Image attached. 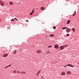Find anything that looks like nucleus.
<instances>
[{
  "label": "nucleus",
  "instance_id": "obj_1",
  "mask_svg": "<svg viewBox=\"0 0 79 79\" xmlns=\"http://www.w3.org/2000/svg\"><path fill=\"white\" fill-rule=\"evenodd\" d=\"M66 66H70V67H71L72 68H74V66H73V65H72L71 64H67V65L65 66L64 68H65L66 67Z\"/></svg>",
  "mask_w": 79,
  "mask_h": 79
},
{
  "label": "nucleus",
  "instance_id": "obj_2",
  "mask_svg": "<svg viewBox=\"0 0 79 79\" xmlns=\"http://www.w3.org/2000/svg\"><path fill=\"white\" fill-rule=\"evenodd\" d=\"M0 5L1 6H3L4 5V4L3 3V2L1 0H0Z\"/></svg>",
  "mask_w": 79,
  "mask_h": 79
},
{
  "label": "nucleus",
  "instance_id": "obj_3",
  "mask_svg": "<svg viewBox=\"0 0 79 79\" xmlns=\"http://www.w3.org/2000/svg\"><path fill=\"white\" fill-rule=\"evenodd\" d=\"M8 55V54L7 53H6V54H4L3 55V57H5L7 56Z\"/></svg>",
  "mask_w": 79,
  "mask_h": 79
},
{
  "label": "nucleus",
  "instance_id": "obj_4",
  "mask_svg": "<svg viewBox=\"0 0 79 79\" xmlns=\"http://www.w3.org/2000/svg\"><path fill=\"white\" fill-rule=\"evenodd\" d=\"M71 29L70 28H68L67 29V30H66V31L67 32H69L70 31Z\"/></svg>",
  "mask_w": 79,
  "mask_h": 79
},
{
  "label": "nucleus",
  "instance_id": "obj_5",
  "mask_svg": "<svg viewBox=\"0 0 79 79\" xmlns=\"http://www.w3.org/2000/svg\"><path fill=\"white\" fill-rule=\"evenodd\" d=\"M67 73L68 75H69L71 74V72L70 71H68L67 72Z\"/></svg>",
  "mask_w": 79,
  "mask_h": 79
},
{
  "label": "nucleus",
  "instance_id": "obj_6",
  "mask_svg": "<svg viewBox=\"0 0 79 79\" xmlns=\"http://www.w3.org/2000/svg\"><path fill=\"white\" fill-rule=\"evenodd\" d=\"M41 52V51L40 50H37L36 51L37 53H40Z\"/></svg>",
  "mask_w": 79,
  "mask_h": 79
},
{
  "label": "nucleus",
  "instance_id": "obj_7",
  "mask_svg": "<svg viewBox=\"0 0 79 79\" xmlns=\"http://www.w3.org/2000/svg\"><path fill=\"white\" fill-rule=\"evenodd\" d=\"M68 29L67 27H63L62 29V30H64L65 29Z\"/></svg>",
  "mask_w": 79,
  "mask_h": 79
},
{
  "label": "nucleus",
  "instance_id": "obj_8",
  "mask_svg": "<svg viewBox=\"0 0 79 79\" xmlns=\"http://www.w3.org/2000/svg\"><path fill=\"white\" fill-rule=\"evenodd\" d=\"M54 47L56 49L58 48V45H55Z\"/></svg>",
  "mask_w": 79,
  "mask_h": 79
},
{
  "label": "nucleus",
  "instance_id": "obj_9",
  "mask_svg": "<svg viewBox=\"0 0 79 79\" xmlns=\"http://www.w3.org/2000/svg\"><path fill=\"white\" fill-rule=\"evenodd\" d=\"M41 71V70H39V72L37 73V74H36V75L38 76L39 75V74H40V72Z\"/></svg>",
  "mask_w": 79,
  "mask_h": 79
},
{
  "label": "nucleus",
  "instance_id": "obj_10",
  "mask_svg": "<svg viewBox=\"0 0 79 79\" xmlns=\"http://www.w3.org/2000/svg\"><path fill=\"white\" fill-rule=\"evenodd\" d=\"M60 49L61 50H63V49H64V47H62V46H61L60 47Z\"/></svg>",
  "mask_w": 79,
  "mask_h": 79
},
{
  "label": "nucleus",
  "instance_id": "obj_11",
  "mask_svg": "<svg viewBox=\"0 0 79 79\" xmlns=\"http://www.w3.org/2000/svg\"><path fill=\"white\" fill-rule=\"evenodd\" d=\"M41 10H44V7H42L41 8Z\"/></svg>",
  "mask_w": 79,
  "mask_h": 79
},
{
  "label": "nucleus",
  "instance_id": "obj_12",
  "mask_svg": "<svg viewBox=\"0 0 79 79\" xmlns=\"http://www.w3.org/2000/svg\"><path fill=\"white\" fill-rule=\"evenodd\" d=\"M68 46V45H63L62 46V47H64H64H67Z\"/></svg>",
  "mask_w": 79,
  "mask_h": 79
},
{
  "label": "nucleus",
  "instance_id": "obj_13",
  "mask_svg": "<svg viewBox=\"0 0 79 79\" xmlns=\"http://www.w3.org/2000/svg\"><path fill=\"white\" fill-rule=\"evenodd\" d=\"M72 30L73 31V32H74L75 30V28H72Z\"/></svg>",
  "mask_w": 79,
  "mask_h": 79
},
{
  "label": "nucleus",
  "instance_id": "obj_14",
  "mask_svg": "<svg viewBox=\"0 0 79 79\" xmlns=\"http://www.w3.org/2000/svg\"><path fill=\"white\" fill-rule=\"evenodd\" d=\"M9 4H10V5H13V3L12 2H9Z\"/></svg>",
  "mask_w": 79,
  "mask_h": 79
},
{
  "label": "nucleus",
  "instance_id": "obj_15",
  "mask_svg": "<svg viewBox=\"0 0 79 79\" xmlns=\"http://www.w3.org/2000/svg\"><path fill=\"white\" fill-rule=\"evenodd\" d=\"M22 73H23V74H25V72H20V73H21V74H22Z\"/></svg>",
  "mask_w": 79,
  "mask_h": 79
},
{
  "label": "nucleus",
  "instance_id": "obj_16",
  "mask_svg": "<svg viewBox=\"0 0 79 79\" xmlns=\"http://www.w3.org/2000/svg\"><path fill=\"white\" fill-rule=\"evenodd\" d=\"M70 22V20H68V22H67V24H69Z\"/></svg>",
  "mask_w": 79,
  "mask_h": 79
},
{
  "label": "nucleus",
  "instance_id": "obj_17",
  "mask_svg": "<svg viewBox=\"0 0 79 79\" xmlns=\"http://www.w3.org/2000/svg\"><path fill=\"white\" fill-rule=\"evenodd\" d=\"M62 75H65V72H62Z\"/></svg>",
  "mask_w": 79,
  "mask_h": 79
},
{
  "label": "nucleus",
  "instance_id": "obj_18",
  "mask_svg": "<svg viewBox=\"0 0 79 79\" xmlns=\"http://www.w3.org/2000/svg\"><path fill=\"white\" fill-rule=\"evenodd\" d=\"M50 37H53L54 36V35L53 34H51L49 35Z\"/></svg>",
  "mask_w": 79,
  "mask_h": 79
},
{
  "label": "nucleus",
  "instance_id": "obj_19",
  "mask_svg": "<svg viewBox=\"0 0 79 79\" xmlns=\"http://www.w3.org/2000/svg\"><path fill=\"white\" fill-rule=\"evenodd\" d=\"M52 45H49V46H48V48H52Z\"/></svg>",
  "mask_w": 79,
  "mask_h": 79
},
{
  "label": "nucleus",
  "instance_id": "obj_20",
  "mask_svg": "<svg viewBox=\"0 0 79 79\" xmlns=\"http://www.w3.org/2000/svg\"><path fill=\"white\" fill-rule=\"evenodd\" d=\"M16 70H14L13 71V72L14 73H16Z\"/></svg>",
  "mask_w": 79,
  "mask_h": 79
},
{
  "label": "nucleus",
  "instance_id": "obj_21",
  "mask_svg": "<svg viewBox=\"0 0 79 79\" xmlns=\"http://www.w3.org/2000/svg\"><path fill=\"white\" fill-rule=\"evenodd\" d=\"M16 53V51H15L14 52V54H15Z\"/></svg>",
  "mask_w": 79,
  "mask_h": 79
},
{
  "label": "nucleus",
  "instance_id": "obj_22",
  "mask_svg": "<svg viewBox=\"0 0 79 79\" xmlns=\"http://www.w3.org/2000/svg\"><path fill=\"white\" fill-rule=\"evenodd\" d=\"M34 11H35L34 10H32V12H31V13H34Z\"/></svg>",
  "mask_w": 79,
  "mask_h": 79
},
{
  "label": "nucleus",
  "instance_id": "obj_23",
  "mask_svg": "<svg viewBox=\"0 0 79 79\" xmlns=\"http://www.w3.org/2000/svg\"><path fill=\"white\" fill-rule=\"evenodd\" d=\"M56 27H55V26H54L53 27V29H56Z\"/></svg>",
  "mask_w": 79,
  "mask_h": 79
},
{
  "label": "nucleus",
  "instance_id": "obj_24",
  "mask_svg": "<svg viewBox=\"0 0 79 79\" xmlns=\"http://www.w3.org/2000/svg\"><path fill=\"white\" fill-rule=\"evenodd\" d=\"M20 73V71H17V73H18L19 74Z\"/></svg>",
  "mask_w": 79,
  "mask_h": 79
},
{
  "label": "nucleus",
  "instance_id": "obj_25",
  "mask_svg": "<svg viewBox=\"0 0 79 79\" xmlns=\"http://www.w3.org/2000/svg\"><path fill=\"white\" fill-rule=\"evenodd\" d=\"M47 53H48V54H49L50 53V51H47Z\"/></svg>",
  "mask_w": 79,
  "mask_h": 79
},
{
  "label": "nucleus",
  "instance_id": "obj_26",
  "mask_svg": "<svg viewBox=\"0 0 79 79\" xmlns=\"http://www.w3.org/2000/svg\"><path fill=\"white\" fill-rule=\"evenodd\" d=\"M66 35H67V36H69V34H66Z\"/></svg>",
  "mask_w": 79,
  "mask_h": 79
},
{
  "label": "nucleus",
  "instance_id": "obj_27",
  "mask_svg": "<svg viewBox=\"0 0 79 79\" xmlns=\"http://www.w3.org/2000/svg\"><path fill=\"white\" fill-rule=\"evenodd\" d=\"M76 14H73V16H75L76 15Z\"/></svg>",
  "mask_w": 79,
  "mask_h": 79
},
{
  "label": "nucleus",
  "instance_id": "obj_28",
  "mask_svg": "<svg viewBox=\"0 0 79 79\" xmlns=\"http://www.w3.org/2000/svg\"><path fill=\"white\" fill-rule=\"evenodd\" d=\"M10 66H11V64H10V65H8V66H7L8 67H10Z\"/></svg>",
  "mask_w": 79,
  "mask_h": 79
},
{
  "label": "nucleus",
  "instance_id": "obj_29",
  "mask_svg": "<svg viewBox=\"0 0 79 79\" xmlns=\"http://www.w3.org/2000/svg\"><path fill=\"white\" fill-rule=\"evenodd\" d=\"M14 19L16 21L17 20V19L16 18H15Z\"/></svg>",
  "mask_w": 79,
  "mask_h": 79
},
{
  "label": "nucleus",
  "instance_id": "obj_30",
  "mask_svg": "<svg viewBox=\"0 0 79 79\" xmlns=\"http://www.w3.org/2000/svg\"><path fill=\"white\" fill-rule=\"evenodd\" d=\"M11 21H14V19H11Z\"/></svg>",
  "mask_w": 79,
  "mask_h": 79
},
{
  "label": "nucleus",
  "instance_id": "obj_31",
  "mask_svg": "<svg viewBox=\"0 0 79 79\" xmlns=\"http://www.w3.org/2000/svg\"><path fill=\"white\" fill-rule=\"evenodd\" d=\"M33 13H31L30 14V15H31Z\"/></svg>",
  "mask_w": 79,
  "mask_h": 79
},
{
  "label": "nucleus",
  "instance_id": "obj_32",
  "mask_svg": "<svg viewBox=\"0 0 79 79\" xmlns=\"http://www.w3.org/2000/svg\"><path fill=\"white\" fill-rule=\"evenodd\" d=\"M74 14H76V11H74Z\"/></svg>",
  "mask_w": 79,
  "mask_h": 79
},
{
  "label": "nucleus",
  "instance_id": "obj_33",
  "mask_svg": "<svg viewBox=\"0 0 79 79\" xmlns=\"http://www.w3.org/2000/svg\"><path fill=\"white\" fill-rule=\"evenodd\" d=\"M7 68H8V67L6 66L5 68L6 69Z\"/></svg>",
  "mask_w": 79,
  "mask_h": 79
},
{
  "label": "nucleus",
  "instance_id": "obj_34",
  "mask_svg": "<svg viewBox=\"0 0 79 79\" xmlns=\"http://www.w3.org/2000/svg\"><path fill=\"white\" fill-rule=\"evenodd\" d=\"M26 22H28V20H26Z\"/></svg>",
  "mask_w": 79,
  "mask_h": 79
},
{
  "label": "nucleus",
  "instance_id": "obj_35",
  "mask_svg": "<svg viewBox=\"0 0 79 79\" xmlns=\"http://www.w3.org/2000/svg\"><path fill=\"white\" fill-rule=\"evenodd\" d=\"M18 3H19V5L20 4V3L19 2Z\"/></svg>",
  "mask_w": 79,
  "mask_h": 79
},
{
  "label": "nucleus",
  "instance_id": "obj_36",
  "mask_svg": "<svg viewBox=\"0 0 79 79\" xmlns=\"http://www.w3.org/2000/svg\"><path fill=\"white\" fill-rule=\"evenodd\" d=\"M1 21V19H0V21Z\"/></svg>",
  "mask_w": 79,
  "mask_h": 79
}]
</instances>
